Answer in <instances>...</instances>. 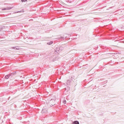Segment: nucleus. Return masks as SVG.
<instances>
[{
	"instance_id": "obj_1",
	"label": "nucleus",
	"mask_w": 124,
	"mask_h": 124,
	"mask_svg": "<svg viewBox=\"0 0 124 124\" xmlns=\"http://www.w3.org/2000/svg\"><path fill=\"white\" fill-rule=\"evenodd\" d=\"M52 102H53V103H52ZM50 105H51L52 106H53V105H55V101H53V102L52 101H50Z\"/></svg>"
},
{
	"instance_id": "obj_2",
	"label": "nucleus",
	"mask_w": 124,
	"mask_h": 124,
	"mask_svg": "<svg viewBox=\"0 0 124 124\" xmlns=\"http://www.w3.org/2000/svg\"><path fill=\"white\" fill-rule=\"evenodd\" d=\"M11 7H8L5 9H4V10H10V9H11Z\"/></svg>"
},
{
	"instance_id": "obj_3",
	"label": "nucleus",
	"mask_w": 124,
	"mask_h": 124,
	"mask_svg": "<svg viewBox=\"0 0 124 124\" xmlns=\"http://www.w3.org/2000/svg\"><path fill=\"white\" fill-rule=\"evenodd\" d=\"M73 124H79V122L76 121L73 122Z\"/></svg>"
},
{
	"instance_id": "obj_4",
	"label": "nucleus",
	"mask_w": 124,
	"mask_h": 124,
	"mask_svg": "<svg viewBox=\"0 0 124 124\" xmlns=\"http://www.w3.org/2000/svg\"><path fill=\"white\" fill-rule=\"evenodd\" d=\"M9 77H10V75H8L5 77V79H8L9 78Z\"/></svg>"
},
{
	"instance_id": "obj_5",
	"label": "nucleus",
	"mask_w": 124,
	"mask_h": 124,
	"mask_svg": "<svg viewBox=\"0 0 124 124\" xmlns=\"http://www.w3.org/2000/svg\"><path fill=\"white\" fill-rule=\"evenodd\" d=\"M26 1H28V0H21L22 2H26Z\"/></svg>"
},
{
	"instance_id": "obj_6",
	"label": "nucleus",
	"mask_w": 124,
	"mask_h": 124,
	"mask_svg": "<svg viewBox=\"0 0 124 124\" xmlns=\"http://www.w3.org/2000/svg\"><path fill=\"white\" fill-rule=\"evenodd\" d=\"M63 103L64 104H65V103H66V101L65 100H64V101H63Z\"/></svg>"
}]
</instances>
